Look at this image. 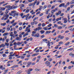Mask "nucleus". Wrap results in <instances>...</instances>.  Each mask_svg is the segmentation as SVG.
Here are the masks:
<instances>
[{"label":"nucleus","instance_id":"c03bdc74","mask_svg":"<svg viewBox=\"0 0 74 74\" xmlns=\"http://www.w3.org/2000/svg\"><path fill=\"white\" fill-rule=\"evenodd\" d=\"M46 33L47 34H49V33H51V31H50V32L49 31H46Z\"/></svg>","mask_w":74,"mask_h":74},{"label":"nucleus","instance_id":"6e6552de","mask_svg":"<svg viewBox=\"0 0 74 74\" xmlns=\"http://www.w3.org/2000/svg\"><path fill=\"white\" fill-rule=\"evenodd\" d=\"M65 5V4L64 3H62L60 4L59 6V7H64V5Z\"/></svg>","mask_w":74,"mask_h":74},{"label":"nucleus","instance_id":"7c9ffc66","mask_svg":"<svg viewBox=\"0 0 74 74\" xmlns=\"http://www.w3.org/2000/svg\"><path fill=\"white\" fill-rule=\"evenodd\" d=\"M72 50H73V48H71V49H68L67 50V51H72Z\"/></svg>","mask_w":74,"mask_h":74},{"label":"nucleus","instance_id":"49530a36","mask_svg":"<svg viewBox=\"0 0 74 74\" xmlns=\"http://www.w3.org/2000/svg\"><path fill=\"white\" fill-rule=\"evenodd\" d=\"M22 35L21 34H20L19 35V38H22Z\"/></svg>","mask_w":74,"mask_h":74},{"label":"nucleus","instance_id":"f03ea898","mask_svg":"<svg viewBox=\"0 0 74 74\" xmlns=\"http://www.w3.org/2000/svg\"><path fill=\"white\" fill-rule=\"evenodd\" d=\"M13 45H14V47H16V46H17V45H19V46H20V42H17V43L16 42H14V43H13Z\"/></svg>","mask_w":74,"mask_h":74},{"label":"nucleus","instance_id":"5fc2aeb1","mask_svg":"<svg viewBox=\"0 0 74 74\" xmlns=\"http://www.w3.org/2000/svg\"><path fill=\"white\" fill-rule=\"evenodd\" d=\"M16 23H14L13 24H12V26H15L16 25Z\"/></svg>","mask_w":74,"mask_h":74},{"label":"nucleus","instance_id":"4d7b16f0","mask_svg":"<svg viewBox=\"0 0 74 74\" xmlns=\"http://www.w3.org/2000/svg\"><path fill=\"white\" fill-rule=\"evenodd\" d=\"M1 45L2 47H5V45H4L3 44H2Z\"/></svg>","mask_w":74,"mask_h":74},{"label":"nucleus","instance_id":"774afa93","mask_svg":"<svg viewBox=\"0 0 74 74\" xmlns=\"http://www.w3.org/2000/svg\"><path fill=\"white\" fill-rule=\"evenodd\" d=\"M40 3V1H38V2L37 3V5H38Z\"/></svg>","mask_w":74,"mask_h":74},{"label":"nucleus","instance_id":"0eeeda50","mask_svg":"<svg viewBox=\"0 0 74 74\" xmlns=\"http://www.w3.org/2000/svg\"><path fill=\"white\" fill-rule=\"evenodd\" d=\"M34 36L36 37H40L39 33H38L37 34H36L35 35H34Z\"/></svg>","mask_w":74,"mask_h":74},{"label":"nucleus","instance_id":"393cba45","mask_svg":"<svg viewBox=\"0 0 74 74\" xmlns=\"http://www.w3.org/2000/svg\"><path fill=\"white\" fill-rule=\"evenodd\" d=\"M42 40L43 41H44L45 42L47 41H48V40H47V39H42Z\"/></svg>","mask_w":74,"mask_h":74},{"label":"nucleus","instance_id":"39448f33","mask_svg":"<svg viewBox=\"0 0 74 74\" xmlns=\"http://www.w3.org/2000/svg\"><path fill=\"white\" fill-rule=\"evenodd\" d=\"M50 62L48 61H46L45 62V64H46V66H49V65H50Z\"/></svg>","mask_w":74,"mask_h":74},{"label":"nucleus","instance_id":"052dcab7","mask_svg":"<svg viewBox=\"0 0 74 74\" xmlns=\"http://www.w3.org/2000/svg\"><path fill=\"white\" fill-rule=\"evenodd\" d=\"M32 33H33V34H36V31H33L32 32Z\"/></svg>","mask_w":74,"mask_h":74},{"label":"nucleus","instance_id":"cd10ccee","mask_svg":"<svg viewBox=\"0 0 74 74\" xmlns=\"http://www.w3.org/2000/svg\"><path fill=\"white\" fill-rule=\"evenodd\" d=\"M36 56L38 55V53H35V54H32V56H36Z\"/></svg>","mask_w":74,"mask_h":74},{"label":"nucleus","instance_id":"69168bd1","mask_svg":"<svg viewBox=\"0 0 74 74\" xmlns=\"http://www.w3.org/2000/svg\"><path fill=\"white\" fill-rule=\"evenodd\" d=\"M29 14H28L26 16V18H27L28 17H29Z\"/></svg>","mask_w":74,"mask_h":74},{"label":"nucleus","instance_id":"58836bf2","mask_svg":"<svg viewBox=\"0 0 74 74\" xmlns=\"http://www.w3.org/2000/svg\"><path fill=\"white\" fill-rule=\"evenodd\" d=\"M34 22V23H35V24L37 25V23H38V22L37 21H35Z\"/></svg>","mask_w":74,"mask_h":74},{"label":"nucleus","instance_id":"4468645a","mask_svg":"<svg viewBox=\"0 0 74 74\" xmlns=\"http://www.w3.org/2000/svg\"><path fill=\"white\" fill-rule=\"evenodd\" d=\"M8 33H5L4 34H3V36H7V35H8Z\"/></svg>","mask_w":74,"mask_h":74},{"label":"nucleus","instance_id":"37998d69","mask_svg":"<svg viewBox=\"0 0 74 74\" xmlns=\"http://www.w3.org/2000/svg\"><path fill=\"white\" fill-rule=\"evenodd\" d=\"M54 26L55 27H58V25L56 24H54Z\"/></svg>","mask_w":74,"mask_h":74},{"label":"nucleus","instance_id":"09e8293b","mask_svg":"<svg viewBox=\"0 0 74 74\" xmlns=\"http://www.w3.org/2000/svg\"><path fill=\"white\" fill-rule=\"evenodd\" d=\"M74 1H71L70 3L71 4H74Z\"/></svg>","mask_w":74,"mask_h":74},{"label":"nucleus","instance_id":"2f4dec72","mask_svg":"<svg viewBox=\"0 0 74 74\" xmlns=\"http://www.w3.org/2000/svg\"><path fill=\"white\" fill-rule=\"evenodd\" d=\"M29 12V9H27L25 11L26 13H28Z\"/></svg>","mask_w":74,"mask_h":74},{"label":"nucleus","instance_id":"c756f323","mask_svg":"<svg viewBox=\"0 0 74 74\" xmlns=\"http://www.w3.org/2000/svg\"><path fill=\"white\" fill-rule=\"evenodd\" d=\"M31 25L32 26H33V25H34V22H32L31 23Z\"/></svg>","mask_w":74,"mask_h":74},{"label":"nucleus","instance_id":"864d4df0","mask_svg":"<svg viewBox=\"0 0 74 74\" xmlns=\"http://www.w3.org/2000/svg\"><path fill=\"white\" fill-rule=\"evenodd\" d=\"M26 64H27V62H24L23 63V64H24V65H26Z\"/></svg>","mask_w":74,"mask_h":74},{"label":"nucleus","instance_id":"6e6d98bb","mask_svg":"<svg viewBox=\"0 0 74 74\" xmlns=\"http://www.w3.org/2000/svg\"><path fill=\"white\" fill-rule=\"evenodd\" d=\"M55 7V6H53L51 7V10H52Z\"/></svg>","mask_w":74,"mask_h":74},{"label":"nucleus","instance_id":"b1692460","mask_svg":"<svg viewBox=\"0 0 74 74\" xmlns=\"http://www.w3.org/2000/svg\"><path fill=\"white\" fill-rule=\"evenodd\" d=\"M48 60L49 61V62H52V59L51 58H49L48 59Z\"/></svg>","mask_w":74,"mask_h":74},{"label":"nucleus","instance_id":"dca6fc26","mask_svg":"<svg viewBox=\"0 0 74 74\" xmlns=\"http://www.w3.org/2000/svg\"><path fill=\"white\" fill-rule=\"evenodd\" d=\"M6 25V23H1V26H4Z\"/></svg>","mask_w":74,"mask_h":74},{"label":"nucleus","instance_id":"9d476101","mask_svg":"<svg viewBox=\"0 0 74 74\" xmlns=\"http://www.w3.org/2000/svg\"><path fill=\"white\" fill-rule=\"evenodd\" d=\"M5 8H8L9 10H10V5L9 6H5Z\"/></svg>","mask_w":74,"mask_h":74},{"label":"nucleus","instance_id":"bb28decb","mask_svg":"<svg viewBox=\"0 0 74 74\" xmlns=\"http://www.w3.org/2000/svg\"><path fill=\"white\" fill-rule=\"evenodd\" d=\"M17 40H19V41H21V39L19 38V37H18L16 38Z\"/></svg>","mask_w":74,"mask_h":74},{"label":"nucleus","instance_id":"2eb2a0df","mask_svg":"<svg viewBox=\"0 0 74 74\" xmlns=\"http://www.w3.org/2000/svg\"><path fill=\"white\" fill-rule=\"evenodd\" d=\"M18 65H14L11 68H15V67H18Z\"/></svg>","mask_w":74,"mask_h":74},{"label":"nucleus","instance_id":"7ed1b4c3","mask_svg":"<svg viewBox=\"0 0 74 74\" xmlns=\"http://www.w3.org/2000/svg\"><path fill=\"white\" fill-rule=\"evenodd\" d=\"M3 16L5 17V18L4 19V21H5V20H7L8 19V17H9V15L8 14H4L3 15Z\"/></svg>","mask_w":74,"mask_h":74},{"label":"nucleus","instance_id":"e433bc0d","mask_svg":"<svg viewBox=\"0 0 74 74\" xmlns=\"http://www.w3.org/2000/svg\"><path fill=\"white\" fill-rule=\"evenodd\" d=\"M55 12V11L54 10H53L51 11V13H52V14H53V12Z\"/></svg>","mask_w":74,"mask_h":74},{"label":"nucleus","instance_id":"bf43d9fd","mask_svg":"<svg viewBox=\"0 0 74 74\" xmlns=\"http://www.w3.org/2000/svg\"><path fill=\"white\" fill-rule=\"evenodd\" d=\"M63 43V42H60L59 43V44H62Z\"/></svg>","mask_w":74,"mask_h":74},{"label":"nucleus","instance_id":"4be33fe9","mask_svg":"<svg viewBox=\"0 0 74 74\" xmlns=\"http://www.w3.org/2000/svg\"><path fill=\"white\" fill-rule=\"evenodd\" d=\"M5 9V8H2L0 10L1 11H4Z\"/></svg>","mask_w":74,"mask_h":74},{"label":"nucleus","instance_id":"a18cd8bd","mask_svg":"<svg viewBox=\"0 0 74 74\" xmlns=\"http://www.w3.org/2000/svg\"><path fill=\"white\" fill-rule=\"evenodd\" d=\"M64 38V37L63 36H61L60 38V39H63Z\"/></svg>","mask_w":74,"mask_h":74},{"label":"nucleus","instance_id":"473e14b6","mask_svg":"<svg viewBox=\"0 0 74 74\" xmlns=\"http://www.w3.org/2000/svg\"><path fill=\"white\" fill-rule=\"evenodd\" d=\"M8 10H6V12H5V13L7 14H8V12H9V11H8Z\"/></svg>","mask_w":74,"mask_h":74},{"label":"nucleus","instance_id":"ddd939ff","mask_svg":"<svg viewBox=\"0 0 74 74\" xmlns=\"http://www.w3.org/2000/svg\"><path fill=\"white\" fill-rule=\"evenodd\" d=\"M45 32V31L41 30L40 31V32L41 33V34H44Z\"/></svg>","mask_w":74,"mask_h":74},{"label":"nucleus","instance_id":"13d9d810","mask_svg":"<svg viewBox=\"0 0 74 74\" xmlns=\"http://www.w3.org/2000/svg\"><path fill=\"white\" fill-rule=\"evenodd\" d=\"M9 41V40H8V39H6V42H7V43H8V42Z\"/></svg>","mask_w":74,"mask_h":74},{"label":"nucleus","instance_id":"5701e85b","mask_svg":"<svg viewBox=\"0 0 74 74\" xmlns=\"http://www.w3.org/2000/svg\"><path fill=\"white\" fill-rule=\"evenodd\" d=\"M58 29H62V27L61 26H58L57 27Z\"/></svg>","mask_w":74,"mask_h":74},{"label":"nucleus","instance_id":"f257e3e1","mask_svg":"<svg viewBox=\"0 0 74 74\" xmlns=\"http://www.w3.org/2000/svg\"><path fill=\"white\" fill-rule=\"evenodd\" d=\"M11 13L12 14H14H14L13 15V16L14 17L15 16V15L16 16H18L19 15V14L18 13V12L16 13V11L15 10L12 11L11 12Z\"/></svg>","mask_w":74,"mask_h":74},{"label":"nucleus","instance_id":"3c124183","mask_svg":"<svg viewBox=\"0 0 74 74\" xmlns=\"http://www.w3.org/2000/svg\"><path fill=\"white\" fill-rule=\"evenodd\" d=\"M36 58H36V57H35V58H34L32 60V61H34V60L36 59Z\"/></svg>","mask_w":74,"mask_h":74},{"label":"nucleus","instance_id":"0e129e2a","mask_svg":"<svg viewBox=\"0 0 74 74\" xmlns=\"http://www.w3.org/2000/svg\"><path fill=\"white\" fill-rule=\"evenodd\" d=\"M40 14V12L39 11L36 13V15H37L38 14Z\"/></svg>","mask_w":74,"mask_h":74},{"label":"nucleus","instance_id":"338daca9","mask_svg":"<svg viewBox=\"0 0 74 74\" xmlns=\"http://www.w3.org/2000/svg\"><path fill=\"white\" fill-rule=\"evenodd\" d=\"M22 62V61H20L18 63V64H20V63H21Z\"/></svg>","mask_w":74,"mask_h":74},{"label":"nucleus","instance_id":"680f3d73","mask_svg":"<svg viewBox=\"0 0 74 74\" xmlns=\"http://www.w3.org/2000/svg\"><path fill=\"white\" fill-rule=\"evenodd\" d=\"M7 29L8 31H9L10 30V27H8V28H7Z\"/></svg>","mask_w":74,"mask_h":74},{"label":"nucleus","instance_id":"72a5a7b5","mask_svg":"<svg viewBox=\"0 0 74 74\" xmlns=\"http://www.w3.org/2000/svg\"><path fill=\"white\" fill-rule=\"evenodd\" d=\"M14 22H15V20H13L10 23H11V24H13V23H14Z\"/></svg>","mask_w":74,"mask_h":74},{"label":"nucleus","instance_id":"de8ad7c7","mask_svg":"<svg viewBox=\"0 0 74 74\" xmlns=\"http://www.w3.org/2000/svg\"><path fill=\"white\" fill-rule=\"evenodd\" d=\"M25 56H21V59H24V58H25Z\"/></svg>","mask_w":74,"mask_h":74},{"label":"nucleus","instance_id":"6ab92c4d","mask_svg":"<svg viewBox=\"0 0 74 74\" xmlns=\"http://www.w3.org/2000/svg\"><path fill=\"white\" fill-rule=\"evenodd\" d=\"M2 56L3 58H5L7 56L5 54H3L2 55Z\"/></svg>","mask_w":74,"mask_h":74},{"label":"nucleus","instance_id":"9b49d317","mask_svg":"<svg viewBox=\"0 0 74 74\" xmlns=\"http://www.w3.org/2000/svg\"><path fill=\"white\" fill-rule=\"evenodd\" d=\"M22 73V71H18L17 73H16V74H21Z\"/></svg>","mask_w":74,"mask_h":74},{"label":"nucleus","instance_id":"412c9836","mask_svg":"<svg viewBox=\"0 0 74 74\" xmlns=\"http://www.w3.org/2000/svg\"><path fill=\"white\" fill-rule=\"evenodd\" d=\"M39 11H41V9H42V8H43V7H42V6H39Z\"/></svg>","mask_w":74,"mask_h":74},{"label":"nucleus","instance_id":"a878e982","mask_svg":"<svg viewBox=\"0 0 74 74\" xmlns=\"http://www.w3.org/2000/svg\"><path fill=\"white\" fill-rule=\"evenodd\" d=\"M47 5H45L43 7V10H44L45 9V8H47Z\"/></svg>","mask_w":74,"mask_h":74},{"label":"nucleus","instance_id":"e2e57ef3","mask_svg":"<svg viewBox=\"0 0 74 74\" xmlns=\"http://www.w3.org/2000/svg\"><path fill=\"white\" fill-rule=\"evenodd\" d=\"M8 4V3H5V4H3V6H5V5H7V4Z\"/></svg>","mask_w":74,"mask_h":74},{"label":"nucleus","instance_id":"c85d7f7f","mask_svg":"<svg viewBox=\"0 0 74 74\" xmlns=\"http://www.w3.org/2000/svg\"><path fill=\"white\" fill-rule=\"evenodd\" d=\"M37 28L38 29V30H42V27H39Z\"/></svg>","mask_w":74,"mask_h":74},{"label":"nucleus","instance_id":"423d86ee","mask_svg":"<svg viewBox=\"0 0 74 74\" xmlns=\"http://www.w3.org/2000/svg\"><path fill=\"white\" fill-rule=\"evenodd\" d=\"M31 64H32L31 62H28L27 63V65L26 66V67H30V66Z\"/></svg>","mask_w":74,"mask_h":74},{"label":"nucleus","instance_id":"ea45409f","mask_svg":"<svg viewBox=\"0 0 74 74\" xmlns=\"http://www.w3.org/2000/svg\"><path fill=\"white\" fill-rule=\"evenodd\" d=\"M5 47H3L0 50V51H3V50H4V49H5Z\"/></svg>","mask_w":74,"mask_h":74},{"label":"nucleus","instance_id":"1a4fd4ad","mask_svg":"<svg viewBox=\"0 0 74 74\" xmlns=\"http://www.w3.org/2000/svg\"><path fill=\"white\" fill-rule=\"evenodd\" d=\"M15 55H16V54L15 53H14L13 55H10L8 57H12L13 56H15Z\"/></svg>","mask_w":74,"mask_h":74},{"label":"nucleus","instance_id":"a211bd4d","mask_svg":"<svg viewBox=\"0 0 74 74\" xmlns=\"http://www.w3.org/2000/svg\"><path fill=\"white\" fill-rule=\"evenodd\" d=\"M5 45H6L7 47H8V46H9V44H10L9 43H7V42H5Z\"/></svg>","mask_w":74,"mask_h":74},{"label":"nucleus","instance_id":"79ce46f5","mask_svg":"<svg viewBox=\"0 0 74 74\" xmlns=\"http://www.w3.org/2000/svg\"><path fill=\"white\" fill-rule=\"evenodd\" d=\"M51 26H52V24H50L49 25H48L47 26L48 27H51Z\"/></svg>","mask_w":74,"mask_h":74},{"label":"nucleus","instance_id":"4c0bfd02","mask_svg":"<svg viewBox=\"0 0 74 74\" xmlns=\"http://www.w3.org/2000/svg\"><path fill=\"white\" fill-rule=\"evenodd\" d=\"M4 3H5V1H3V2H0V4H4Z\"/></svg>","mask_w":74,"mask_h":74},{"label":"nucleus","instance_id":"603ef678","mask_svg":"<svg viewBox=\"0 0 74 74\" xmlns=\"http://www.w3.org/2000/svg\"><path fill=\"white\" fill-rule=\"evenodd\" d=\"M62 0H58V3H62Z\"/></svg>","mask_w":74,"mask_h":74},{"label":"nucleus","instance_id":"8fccbe9b","mask_svg":"<svg viewBox=\"0 0 74 74\" xmlns=\"http://www.w3.org/2000/svg\"><path fill=\"white\" fill-rule=\"evenodd\" d=\"M10 22V20L8 19L6 21V23H8Z\"/></svg>","mask_w":74,"mask_h":74},{"label":"nucleus","instance_id":"f8f14e48","mask_svg":"<svg viewBox=\"0 0 74 74\" xmlns=\"http://www.w3.org/2000/svg\"><path fill=\"white\" fill-rule=\"evenodd\" d=\"M43 29L45 30H48V27H44L43 28Z\"/></svg>","mask_w":74,"mask_h":74},{"label":"nucleus","instance_id":"f704fd0d","mask_svg":"<svg viewBox=\"0 0 74 74\" xmlns=\"http://www.w3.org/2000/svg\"><path fill=\"white\" fill-rule=\"evenodd\" d=\"M42 27H44V26H45L46 25L45 24V23H42Z\"/></svg>","mask_w":74,"mask_h":74},{"label":"nucleus","instance_id":"aec40b11","mask_svg":"<svg viewBox=\"0 0 74 74\" xmlns=\"http://www.w3.org/2000/svg\"><path fill=\"white\" fill-rule=\"evenodd\" d=\"M34 70H35V71H40V70H41L36 68L34 69Z\"/></svg>","mask_w":74,"mask_h":74},{"label":"nucleus","instance_id":"c9c22d12","mask_svg":"<svg viewBox=\"0 0 74 74\" xmlns=\"http://www.w3.org/2000/svg\"><path fill=\"white\" fill-rule=\"evenodd\" d=\"M29 71H30H30H33V69H29L28 70Z\"/></svg>","mask_w":74,"mask_h":74},{"label":"nucleus","instance_id":"a19ab883","mask_svg":"<svg viewBox=\"0 0 74 74\" xmlns=\"http://www.w3.org/2000/svg\"><path fill=\"white\" fill-rule=\"evenodd\" d=\"M37 30H38V29L37 28L36 29H34V30L35 32H37Z\"/></svg>","mask_w":74,"mask_h":74},{"label":"nucleus","instance_id":"20e7f679","mask_svg":"<svg viewBox=\"0 0 74 74\" xmlns=\"http://www.w3.org/2000/svg\"><path fill=\"white\" fill-rule=\"evenodd\" d=\"M18 6H17V5L14 6V5H13L12 6H10V10H11V9H12V10L15 9Z\"/></svg>","mask_w":74,"mask_h":74},{"label":"nucleus","instance_id":"f3484780","mask_svg":"<svg viewBox=\"0 0 74 74\" xmlns=\"http://www.w3.org/2000/svg\"><path fill=\"white\" fill-rule=\"evenodd\" d=\"M70 44V42H68L67 43H66L65 44V46H67V45H68L69 44Z\"/></svg>","mask_w":74,"mask_h":74}]
</instances>
